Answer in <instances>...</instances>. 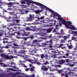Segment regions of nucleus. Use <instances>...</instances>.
<instances>
[{"label":"nucleus","mask_w":77,"mask_h":77,"mask_svg":"<svg viewBox=\"0 0 77 77\" xmlns=\"http://www.w3.org/2000/svg\"><path fill=\"white\" fill-rule=\"evenodd\" d=\"M11 17H9L8 18V19H11Z\"/></svg>","instance_id":"nucleus-62"},{"label":"nucleus","mask_w":77,"mask_h":77,"mask_svg":"<svg viewBox=\"0 0 77 77\" xmlns=\"http://www.w3.org/2000/svg\"><path fill=\"white\" fill-rule=\"evenodd\" d=\"M57 67H59L60 68V67H61V65H57Z\"/></svg>","instance_id":"nucleus-54"},{"label":"nucleus","mask_w":77,"mask_h":77,"mask_svg":"<svg viewBox=\"0 0 77 77\" xmlns=\"http://www.w3.org/2000/svg\"><path fill=\"white\" fill-rule=\"evenodd\" d=\"M8 10H10V11H11V10H12V8H8Z\"/></svg>","instance_id":"nucleus-51"},{"label":"nucleus","mask_w":77,"mask_h":77,"mask_svg":"<svg viewBox=\"0 0 77 77\" xmlns=\"http://www.w3.org/2000/svg\"><path fill=\"white\" fill-rule=\"evenodd\" d=\"M16 22L17 23H20V20H16Z\"/></svg>","instance_id":"nucleus-40"},{"label":"nucleus","mask_w":77,"mask_h":77,"mask_svg":"<svg viewBox=\"0 0 77 77\" xmlns=\"http://www.w3.org/2000/svg\"><path fill=\"white\" fill-rule=\"evenodd\" d=\"M52 56L53 57H54V58H56V54H54L52 55Z\"/></svg>","instance_id":"nucleus-37"},{"label":"nucleus","mask_w":77,"mask_h":77,"mask_svg":"<svg viewBox=\"0 0 77 77\" xmlns=\"http://www.w3.org/2000/svg\"><path fill=\"white\" fill-rule=\"evenodd\" d=\"M33 41L34 42H37V40H35Z\"/></svg>","instance_id":"nucleus-57"},{"label":"nucleus","mask_w":77,"mask_h":77,"mask_svg":"<svg viewBox=\"0 0 77 77\" xmlns=\"http://www.w3.org/2000/svg\"><path fill=\"white\" fill-rule=\"evenodd\" d=\"M10 15H14V16L16 15L17 17V14H15L14 11L10 13Z\"/></svg>","instance_id":"nucleus-11"},{"label":"nucleus","mask_w":77,"mask_h":77,"mask_svg":"<svg viewBox=\"0 0 77 77\" xmlns=\"http://www.w3.org/2000/svg\"><path fill=\"white\" fill-rule=\"evenodd\" d=\"M29 68H27L26 69V71H29Z\"/></svg>","instance_id":"nucleus-46"},{"label":"nucleus","mask_w":77,"mask_h":77,"mask_svg":"<svg viewBox=\"0 0 77 77\" xmlns=\"http://www.w3.org/2000/svg\"><path fill=\"white\" fill-rule=\"evenodd\" d=\"M70 43H69L67 44V45H69V44H71V40H69L67 41L68 42H69Z\"/></svg>","instance_id":"nucleus-28"},{"label":"nucleus","mask_w":77,"mask_h":77,"mask_svg":"<svg viewBox=\"0 0 77 77\" xmlns=\"http://www.w3.org/2000/svg\"><path fill=\"white\" fill-rule=\"evenodd\" d=\"M20 53L21 54H25L26 53V51H25L23 50L20 51Z\"/></svg>","instance_id":"nucleus-15"},{"label":"nucleus","mask_w":77,"mask_h":77,"mask_svg":"<svg viewBox=\"0 0 77 77\" xmlns=\"http://www.w3.org/2000/svg\"><path fill=\"white\" fill-rule=\"evenodd\" d=\"M8 70H10V71H17L16 69H14L12 68H8Z\"/></svg>","instance_id":"nucleus-9"},{"label":"nucleus","mask_w":77,"mask_h":77,"mask_svg":"<svg viewBox=\"0 0 77 77\" xmlns=\"http://www.w3.org/2000/svg\"><path fill=\"white\" fill-rule=\"evenodd\" d=\"M27 61H29L30 63H31L32 64H37L38 65H41V63L40 62H36L33 61V60H30V59H27L26 60Z\"/></svg>","instance_id":"nucleus-4"},{"label":"nucleus","mask_w":77,"mask_h":77,"mask_svg":"<svg viewBox=\"0 0 77 77\" xmlns=\"http://www.w3.org/2000/svg\"><path fill=\"white\" fill-rule=\"evenodd\" d=\"M26 30H30V28H26Z\"/></svg>","instance_id":"nucleus-50"},{"label":"nucleus","mask_w":77,"mask_h":77,"mask_svg":"<svg viewBox=\"0 0 77 77\" xmlns=\"http://www.w3.org/2000/svg\"><path fill=\"white\" fill-rule=\"evenodd\" d=\"M17 35H20V32H18L17 33Z\"/></svg>","instance_id":"nucleus-52"},{"label":"nucleus","mask_w":77,"mask_h":77,"mask_svg":"<svg viewBox=\"0 0 77 77\" xmlns=\"http://www.w3.org/2000/svg\"><path fill=\"white\" fill-rule=\"evenodd\" d=\"M59 25L60 27H61V26H62V24L61 23H59Z\"/></svg>","instance_id":"nucleus-56"},{"label":"nucleus","mask_w":77,"mask_h":77,"mask_svg":"<svg viewBox=\"0 0 77 77\" xmlns=\"http://www.w3.org/2000/svg\"><path fill=\"white\" fill-rule=\"evenodd\" d=\"M61 35H63V34H64V32H63V29L61 30Z\"/></svg>","instance_id":"nucleus-25"},{"label":"nucleus","mask_w":77,"mask_h":77,"mask_svg":"<svg viewBox=\"0 0 77 77\" xmlns=\"http://www.w3.org/2000/svg\"><path fill=\"white\" fill-rule=\"evenodd\" d=\"M21 3L22 4H25V2H24L22 1Z\"/></svg>","instance_id":"nucleus-47"},{"label":"nucleus","mask_w":77,"mask_h":77,"mask_svg":"<svg viewBox=\"0 0 77 77\" xmlns=\"http://www.w3.org/2000/svg\"><path fill=\"white\" fill-rule=\"evenodd\" d=\"M23 57L25 59H28V57H27V55H25V56H23Z\"/></svg>","instance_id":"nucleus-30"},{"label":"nucleus","mask_w":77,"mask_h":77,"mask_svg":"<svg viewBox=\"0 0 77 77\" xmlns=\"http://www.w3.org/2000/svg\"><path fill=\"white\" fill-rule=\"evenodd\" d=\"M63 39L64 41H66L67 39V37L66 36H64Z\"/></svg>","instance_id":"nucleus-26"},{"label":"nucleus","mask_w":77,"mask_h":77,"mask_svg":"<svg viewBox=\"0 0 77 77\" xmlns=\"http://www.w3.org/2000/svg\"><path fill=\"white\" fill-rule=\"evenodd\" d=\"M63 42H65V41L64 39H61L60 43H63Z\"/></svg>","instance_id":"nucleus-32"},{"label":"nucleus","mask_w":77,"mask_h":77,"mask_svg":"<svg viewBox=\"0 0 77 77\" xmlns=\"http://www.w3.org/2000/svg\"><path fill=\"white\" fill-rule=\"evenodd\" d=\"M69 58H70V59H72V57L71 56H70L69 57Z\"/></svg>","instance_id":"nucleus-49"},{"label":"nucleus","mask_w":77,"mask_h":77,"mask_svg":"<svg viewBox=\"0 0 77 77\" xmlns=\"http://www.w3.org/2000/svg\"><path fill=\"white\" fill-rule=\"evenodd\" d=\"M59 46L58 47V48H60V47H61L62 46H63V44H59Z\"/></svg>","instance_id":"nucleus-27"},{"label":"nucleus","mask_w":77,"mask_h":77,"mask_svg":"<svg viewBox=\"0 0 77 77\" xmlns=\"http://www.w3.org/2000/svg\"><path fill=\"white\" fill-rule=\"evenodd\" d=\"M13 46H14V47H20V45H17V44L16 43H14L13 44Z\"/></svg>","instance_id":"nucleus-21"},{"label":"nucleus","mask_w":77,"mask_h":77,"mask_svg":"<svg viewBox=\"0 0 77 77\" xmlns=\"http://www.w3.org/2000/svg\"><path fill=\"white\" fill-rule=\"evenodd\" d=\"M25 35L26 36H29L30 35V32H26L25 33Z\"/></svg>","instance_id":"nucleus-22"},{"label":"nucleus","mask_w":77,"mask_h":77,"mask_svg":"<svg viewBox=\"0 0 77 77\" xmlns=\"http://www.w3.org/2000/svg\"><path fill=\"white\" fill-rule=\"evenodd\" d=\"M49 42H52V40H50L49 41Z\"/></svg>","instance_id":"nucleus-61"},{"label":"nucleus","mask_w":77,"mask_h":77,"mask_svg":"<svg viewBox=\"0 0 77 77\" xmlns=\"http://www.w3.org/2000/svg\"><path fill=\"white\" fill-rule=\"evenodd\" d=\"M65 60L66 61V62H67V63H68V62H69V59H67L66 60Z\"/></svg>","instance_id":"nucleus-38"},{"label":"nucleus","mask_w":77,"mask_h":77,"mask_svg":"<svg viewBox=\"0 0 77 77\" xmlns=\"http://www.w3.org/2000/svg\"><path fill=\"white\" fill-rule=\"evenodd\" d=\"M33 70H34V69H33V67H32L31 68V71H33Z\"/></svg>","instance_id":"nucleus-45"},{"label":"nucleus","mask_w":77,"mask_h":77,"mask_svg":"<svg viewBox=\"0 0 77 77\" xmlns=\"http://www.w3.org/2000/svg\"><path fill=\"white\" fill-rule=\"evenodd\" d=\"M33 60V61H35V62H38V61L37 60Z\"/></svg>","instance_id":"nucleus-60"},{"label":"nucleus","mask_w":77,"mask_h":77,"mask_svg":"<svg viewBox=\"0 0 77 77\" xmlns=\"http://www.w3.org/2000/svg\"><path fill=\"white\" fill-rule=\"evenodd\" d=\"M44 17L42 16L40 17V19L41 20H43V19H44Z\"/></svg>","instance_id":"nucleus-44"},{"label":"nucleus","mask_w":77,"mask_h":77,"mask_svg":"<svg viewBox=\"0 0 77 77\" xmlns=\"http://www.w3.org/2000/svg\"><path fill=\"white\" fill-rule=\"evenodd\" d=\"M28 38H29L31 39H33V35H30L28 37Z\"/></svg>","instance_id":"nucleus-17"},{"label":"nucleus","mask_w":77,"mask_h":77,"mask_svg":"<svg viewBox=\"0 0 77 77\" xmlns=\"http://www.w3.org/2000/svg\"><path fill=\"white\" fill-rule=\"evenodd\" d=\"M49 11L52 13V14H51V15H53V16H52V17H53L54 18H55L56 19H57L58 20L61 21V23L65 25L66 29L69 27V26H71V25L70 24H72V23L71 21H68L67 22L65 21V20L63 19V17H61V16L58 14L57 13H56L54 11L50 9V8Z\"/></svg>","instance_id":"nucleus-1"},{"label":"nucleus","mask_w":77,"mask_h":77,"mask_svg":"<svg viewBox=\"0 0 77 77\" xmlns=\"http://www.w3.org/2000/svg\"><path fill=\"white\" fill-rule=\"evenodd\" d=\"M24 66L25 67V68H27V66L25 65H24Z\"/></svg>","instance_id":"nucleus-63"},{"label":"nucleus","mask_w":77,"mask_h":77,"mask_svg":"<svg viewBox=\"0 0 77 77\" xmlns=\"http://www.w3.org/2000/svg\"><path fill=\"white\" fill-rule=\"evenodd\" d=\"M44 57V55L42 54L41 55V59H43Z\"/></svg>","instance_id":"nucleus-35"},{"label":"nucleus","mask_w":77,"mask_h":77,"mask_svg":"<svg viewBox=\"0 0 77 77\" xmlns=\"http://www.w3.org/2000/svg\"><path fill=\"white\" fill-rule=\"evenodd\" d=\"M11 30L12 31V32H14L15 31V30L14 29L12 28H11Z\"/></svg>","instance_id":"nucleus-48"},{"label":"nucleus","mask_w":77,"mask_h":77,"mask_svg":"<svg viewBox=\"0 0 77 77\" xmlns=\"http://www.w3.org/2000/svg\"><path fill=\"white\" fill-rule=\"evenodd\" d=\"M7 36L8 37V38H11L12 36H11V34L8 33L7 34Z\"/></svg>","instance_id":"nucleus-20"},{"label":"nucleus","mask_w":77,"mask_h":77,"mask_svg":"<svg viewBox=\"0 0 77 77\" xmlns=\"http://www.w3.org/2000/svg\"><path fill=\"white\" fill-rule=\"evenodd\" d=\"M75 71H76V70L75 69H73L71 72H68V74L70 76H72V74H74V73H75V72H74Z\"/></svg>","instance_id":"nucleus-5"},{"label":"nucleus","mask_w":77,"mask_h":77,"mask_svg":"<svg viewBox=\"0 0 77 77\" xmlns=\"http://www.w3.org/2000/svg\"><path fill=\"white\" fill-rule=\"evenodd\" d=\"M12 4L11 2H9L8 3V7H10V8L12 7Z\"/></svg>","instance_id":"nucleus-14"},{"label":"nucleus","mask_w":77,"mask_h":77,"mask_svg":"<svg viewBox=\"0 0 77 77\" xmlns=\"http://www.w3.org/2000/svg\"><path fill=\"white\" fill-rule=\"evenodd\" d=\"M0 56L2 57H4V58L6 60L13 59V58H14L13 56L11 55L9 56L8 55H6V54L4 53H2L1 54H0Z\"/></svg>","instance_id":"nucleus-3"},{"label":"nucleus","mask_w":77,"mask_h":77,"mask_svg":"<svg viewBox=\"0 0 77 77\" xmlns=\"http://www.w3.org/2000/svg\"><path fill=\"white\" fill-rule=\"evenodd\" d=\"M52 31L51 28L48 29L47 30V31L48 33H50Z\"/></svg>","instance_id":"nucleus-10"},{"label":"nucleus","mask_w":77,"mask_h":77,"mask_svg":"<svg viewBox=\"0 0 77 77\" xmlns=\"http://www.w3.org/2000/svg\"><path fill=\"white\" fill-rule=\"evenodd\" d=\"M48 57V55H45V57Z\"/></svg>","instance_id":"nucleus-58"},{"label":"nucleus","mask_w":77,"mask_h":77,"mask_svg":"<svg viewBox=\"0 0 77 77\" xmlns=\"http://www.w3.org/2000/svg\"><path fill=\"white\" fill-rule=\"evenodd\" d=\"M65 62V60H60V64H63V63H64Z\"/></svg>","instance_id":"nucleus-13"},{"label":"nucleus","mask_w":77,"mask_h":77,"mask_svg":"<svg viewBox=\"0 0 77 77\" xmlns=\"http://www.w3.org/2000/svg\"><path fill=\"white\" fill-rule=\"evenodd\" d=\"M11 67H12V68H16V66H11Z\"/></svg>","instance_id":"nucleus-53"},{"label":"nucleus","mask_w":77,"mask_h":77,"mask_svg":"<svg viewBox=\"0 0 77 77\" xmlns=\"http://www.w3.org/2000/svg\"><path fill=\"white\" fill-rule=\"evenodd\" d=\"M9 45H7L5 47V48H9V47H9Z\"/></svg>","instance_id":"nucleus-34"},{"label":"nucleus","mask_w":77,"mask_h":77,"mask_svg":"<svg viewBox=\"0 0 77 77\" xmlns=\"http://www.w3.org/2000/svg\"><path fill=\"white\" fill-rule=\"evenodd\" d=\"M67 29H71L72 30H77L76 28L74 27V26H72V25L70 26Z\"/></svg>","instance_id":"nucleus-7"},{"label":"nucleus","mask_w":77,"mask_h":77,"mask_svg":"<svg viewBox=\"0 0 77 77\" xmlns=\"http://www.w3.org/2000/svg\"><path fill=\"white\" fill-rule=\"evenodd\" d=\"M62 75H65V77H69L68 75V74H67V73H65V75L64 73H62Z\"/></svg>","instance_id":"nucleus-19"},{"label":"nucleus","mask_w":77,"mask_h":77,"mask_svg":"<svg viewBox=\"0 0 77 77\" xmlns=\"http://www.w3.org/2000/svg\"><path fill=\"white\" fill-rule=\"evenodd\" d=\"M2 2H0V6H2Z\"/></svg>","instance_id":"nucleus-55"},{"label":"nucleus","mask_w":77,"mask_h":77,"mask_svg":"<svg viewBox=\"0 0 77 77\" xmlns=\"http://www.w3.org/2000/svg\"><path fill=\"white\" fill-rule=\"evenodd\" d=\"M48 38H49V39H52V38H53V37H52V35H49L48 36Z\"/></svg>","instance_id":"nucleus-29"},{"label":"nucleus","mask_w":77,"mask_h":77,"mask_svg":"<svg viewBox=\"0 0 77 77\" xmlns=\"http://www.w3.org/2000/svg\"><path fill=\"white\" fill-rule=\"evenodd\" d=\"M15 75H21V73L19 72H17L15 73Z\"/></svg>","instance_id":"nucleus-23"},{"label":"nucleus","mask_w":77,"mask_h":77,"mask_svg":"<svg viewBox=\"0 0 77 77\" xmlns=\"http://www.w3.org/2000/svg\"><path fill=\"white\" fill-rule=\"evenodd\" d=\"M41 69L43 71H48V68H46V66H42Z\"/></svg>","instance_id":"nucleus-6"},{"label":"nucleus","mask_w":77,"mask_h":77,"mask_svg":"<svg viewBox=\"0 0 77 77\" xmlns=\"http://www.w3.org/2000/svg\"><path fill=\"white\" fill-rule=\"evenodd\" d=\"M6 21H8V22H9L10 21V20H9L8 19H7Z\"/></svg>","instance_id":"nucleus-59"},{"label":"nucleus","mask_w":77,"mask_h":77,"mask_svg":"<svg viewBox=\"0 0 77 77\" xmlns=\"http://www.w3.org/2000/svg\"><path fill=\"white\" fill-rule=\"evenodd\" d=\"M33 16L31 14L29 15V17H28V20L29 21H31L32 20Z\"/></svg>","instance_id":"nucleus-12"},{"label":"nucleus","mask_w":77,"mask_h":77,"mask_svg":"<svg viewBox=\"0 0 77 77\" xmlns=\"http://www.w3.org/2000/svg\"><path fill=\"white\" fill-rule=\"evenodd\" d=\"M68 47L69 49H71V48H72V45H69L68 46Z\"/></svg>","instance_id":"nucleus-31"},{"label":"nucleus","mask_w":77,"mask_h":77,"mask_svg":"<svg viewBox=\"0 0 77 77\" xmlns=\"http://www.w3.org/2000/svg\"><path fill=\"white\" fill-rule=\"evenodd\" d=\"M57 37L59 38H63V36L62 35L57 36Z\"/></svg>","instance_id":"nucleus-36"},{"label":"nucleus","mask_w":77,"mask_h":77,"mask_svg":"<svg viewBox=\"0 0 77 77\" xmlns=\"http://www.w3.org/2000/svg\"><path fill=\"white\" fill-rule=\"evenodd\" d=\"M35 12L36 14H38L40 12V11L39 10H36L34 11Z\"/></svg>","instance_id":"nucleus-18"},{"label":"nucleus","mask_w":77,"mask_h":77,"mask_svg":"<svg viewBox=\"0 0 77 77\" xmlns=\"http://www.w3.org/2000/svg\"><path fill=\"white\" fill-rule=\"evenodd\" d=\"M28 37H23V39H24V41H27V39H28Z\"/></svg>","instance_id":"nucleus-33"},{"label":"nucleus","mask_w":77,"mask_h":77,"mask_svg":"<svg viewBox=\"0 0 77 77\" xmlns=\"http://www.w3.org/2000/svg\"><path fill=\"white\" fill-rule=\"evenodd\" d=\"M64 55L66 56H62V57H63V58H69V57H68L69 55V53L66 54Z\"/></svg>","instance_id":"nucleus-8"},{"label":"nucleus","mask_w":77,"mask_h":77,"mask_svg":"<svg viewBox=\"0 0 77 77\" xmlns=\"http://www.w3.org/2000/svg\"><path fill=\"white\" fill-rule=\"evenodd\" d=\"M61 49H65V48H66V47H61Z\"/></svg>","instance_id":"nucleus-43"},{"label":"nucleus","mask_w":77,"mask_h":77,"mask_svg":"<svg viewBox=\"0 0 77 77\" xmlns=\"http://www.w3.org/2000/svg\"><path fill=\"white\" fill-rule=\"evenodd\" d=\"M70 67H72L74 66V64H71L70 65Z\"/></svg>","instance_id":"nucleus-42"},{"label":"nucleus","mask_w":77,"mask_h":77,"mask_svg":"<svg viewBox=\"0 0 77 77\" xmlns=\"http://www.w3.org/2000/svg\"><path fill=\"white\" fill-rule=\"evenodd\" d=\"M56 29H57V30H58V29H59V28H57V27L55 28V29L53 31V32H56Z\"/></svg>","instance_id":"nucleus-24"},{"label":"nucleus","mask_w":77,"mask_h":77,"mask_svg":"<svg viewBox=\"0 0 77 77\" xmlns=\"http://www.w3.org/2000/svg\"><path fill=\"white\" fill-rule=\"evenodd\" d=\"M25 2H27L28 3H27V5H30V4H31L32 3H33L34 4H35V5H37L38 6H39L41 8H38L36 7V6H35V8H38L39 9V8H41L42 9H46V10H48V11H49L50 10V8H49L47 7V6L44 5L42 4L39 2H35L33 1H31V0H24Z\"/></svg>","instance_id":"nucleus-2"},{"label":"nucleus","mask_w":77,"mask_h":77,"mask_svg":"<svg viewBox=\"0 0 77 77\" xmlns=\"http://www.w3.org/2000/svg\"><path fill=\"white\" fill-rule=\"evenodd\" d=\"M58 72H59V73H61V71H60V70H59V71H58Z\"/></svg>","instance_id":"nucleus-64"},{"label":"nucleus","mask_w":77,"mask_h":77,"mask_svg":"<svg viewBox=\"0 0 77 77\" xmlns=\"http://www.w3.org/2000/svg\"><path fill=\"white\" fill-rule=\"evenodd\" d=\"M48 64H49V63H48V61H46V62L43 63V65H48Z\"/></svg>","instance_id":"nucleus-16"},{"label":"nucleus","mask_w":77,"mask_h":77,"mask_svg":"<svg viewBox=\"0 0 77 77\" xmlns=\"http://www.w3.org/2000/svg\"><path fill=\"white\" fill-rule=\"evenodd\" d=\"M59 37H58L57 36L55 37V39H56V40H57L59 39Z\"/></svg>","instance_id":"nucleus-41"},{"label":"nucleus","mask_w":77,"mask_h":77,"mask_svg":"<svg viewBox=\"0 0 77 77\" xmlns=\"http://www.w3.org/2000/svg\"><path fill=\"white\" fill-rule=\"evenodd\" d=\"M29 77H35V75L32 74V75L29 76Z\"/></svg>","instance_id":"nucleus-39"}]
</instances>
